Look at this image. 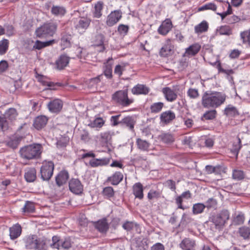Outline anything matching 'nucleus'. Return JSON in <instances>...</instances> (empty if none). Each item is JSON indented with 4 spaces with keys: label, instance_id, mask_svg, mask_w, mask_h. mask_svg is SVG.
<instances>
[{
    "label": "nucleus",
    "instance_id": "4d7b16f0",
    "mask_svg": "<svg viewBox=\"0 0 250 250\" xmlns=\"http://www.w3.org/2000/svg\"><path fill=\"white\" fill-rule=\"evenodd\" d=\"M187 94L191 99H196L199 96L198 90L194 88H189L187 92Z\"/></svg>",
    "mask_w": 250,
    "mask_h": 250
},
{
    "label": "nucleus",
    "instance_id": "4c0bfd02",
    "mask_svg": "<svg viewBox=\"0 0 250 250\" xmlns=\"http://www.w3.org/2000/svg\"><path fill=\"white\" fill-rule=\"evenodd\" d=\"M51 11L53 15L56 16H63L66 12L65 8L60 6H53Z\"/></svg>",
    "mask_w": 250,
    "mask_h": 250
},
{
    "label": "nucleus",
    "instance_id": "c03bdc74",
    "mask_svg": "<svg viewBox=\"0 0 250 250\" xmlns=\"http://www.w3.org/2000/svg\"><path fill=\"white\" fill-rule=\"evenodd\" d=\"M53 42V40L44 42L37 41L33 46V48L36 49L40 50L42 48L49 46L52 44V43Z\"/></svg>",
    "mask_w": 250,
    "mask_h": 250
},
{
    "label": "nucleus",
    "instance_id": "052dcab7",
    "mask_svg": "<svg viewBox=\"0 0 250 250\" xmlns=\"http://www.w3.org/2000/svg\"><path fill=\"white\" fill-rule=\"evenodd\" d=\"M232 177L234 179L241 180L244 177V173L241 170H234L232 173Z\"/></svg>",
    "mask_w": 250,
    "mask_h": 250
},
{
    "label": "nucleus",
    "instance_id": "a878e982",
    "mask_svg": "<svg viewBox=\"0 0 250 250\" xmlns=\"http://www.w3.org/2000/svg\"><path fill=\"white\" fill-rule=\"evenodd\" d=\"M69 62V58L66 55H62L56 61V65L58 69L61 70L66 67Z\"/></svg>",
    "mask_w": 250,
    "mask_h": 250
},
{
    "label": "nucleus",
    "instance_id": "69168bd1",
    "mask_svg": "<svg viewBox=\"0 0 250 250\" xmlns=\"http://www.w3.org/2000/svg\"><path fill=\"white\" fill-rule=\"evenodd\" d=\"M103 193L108 197H112L114 195L113 189L111 187L105 188L103 190Z\"/></svg>",
    "mask_w": 250,
    "mask_h": 250
},
{
    "label": "nucleus",
    "instance_id": "680f3d73",
    "mask_svg": "<svg viewBox=\"0 0 250 250\" xmlns=\"http://www.w3.org/2000/svg\"><path fill=\"white\" fill-rule=\"evenodd\" d=\"M136 226L137 225L133 222L126 221L123 224L122 227L125 230L130 231Z\"/></svg>",
    "mask_w": 250,
    "mask_h": 250
},
{
    "label": "nucleus",
    "instance_id": "ddd939ff",
    "mask_svg": "<svg viewBox=\"0 0 250 250\" xmlns=\"http://www.w3.org/2000/svg\"><path fill=\"white\" fill-rule=\"evenodd\" d=\"M113 61L112 58H109L104 64L103 72L104 76L107 79L112 78V65Z\"/></svg>",
    "mask_w": 250,
    "mask_h": 250
},
{
    "label": "nucleus",
    "instance_id": "6e6d98bb",
    "mask_svg": "<svg viewBox=\"0 0 250 250\" xmlns=\"http://www.w3.org/2000/svg\"><path fill=\"white\" fill-rule=\"evenodd\" d=\"M245 220V217L244 214L239 213L234 218L233 222L236 225L242 224Z\"/></svg>",
    "mask_w": 250,
    "mask_h": 250
},
{
    "label": "nucleus",
    "instance_id": "0eeeda50",
    "mask_svg": "<svg viewBox=\"0 0 250 250\" xmlns=\"http://www.w3.org/2000/svg\"><path fill=\"white\" fill-rule=\"evenodd\" d=\"M229 217V214L227 210H223L219 213L213 216L212 222L216 227H221L224 225Z\"/></svg>",
    "mask_w": 250,
    "mask_h": 250
},
{
    "label": "nucleus",
    "instance_id": "f3484780",
    "mask_svg": "<svg viewBox=\"0 0 250 250\" xmlns=\"http://www.w3.org/2000/svg\"><path fill=\"white\" fill-rule=\"evenodd\" d=\"M162 92L166 99L170 102L175 101L177 98V94L170 87H164L162 89Z\"/></svg>",
    "mask_w": 250,
    "mask_h": 250
},
{
    "label": "nucleus",
    "instance_id": "338daca9",
    "mask_svg": "<svg viewBox=\"0 0 250 250\" xmlns=\"http://www.w3.org/2000/svg\"><path fill=\"white\" fill-rule=\"evenodd\" d=\"M217 203V201L215 199L211 198L208 199L206 202V206L208 208H213L216 206Z\"/></svg>",
    "mask_w": 250,
    "mask_h": 250
},
{
    "label": "nucleus",
    "instance_id": "4468645a",
    "mask_svg": "<svg viewBox=\"0 0 250 250\" xmlns=\"http://www.w3.org/2000/svg\"><path fill=\"white\" fill-rule=\"evenodd\" d=\"M172 28V22L169 19L165 20L158 29V33L162 35H167Z\"/></svg>",
    "mask_w": 250,
    "mask_h": 250
},
{
    "label": "nucleus",
    "instance_id": "c9c22d12",
    "mask_svg": "<svg viewBox=\"0 0 250 250\" xmlns=\"http://www.w3.org/2000/svg\"><path fill=\"white\" fill-rule=\"evenodd\" d=\"M241 147L242 145L241 140L239 137H237L233 141L232 147L231 148V151L233 153L238 154Z\"/></svg>",
    "mask_w": 250,
    "mask_h": 250
},
{
    "label": "nucleus",
    "instance_id": "1a4fd4ad",
    "mask_svg": "<svg viewBox=\"0 0 250 250\" xmlns=\"http://www.w3.org/2000/svg\"><path fill=\"white\" fill-rule=\"evenodd\" d=\"M24 242L27 249L37 250L40 248V244L35 235L26 237L24 239Z\"/></svg>",
    "mask_w": 250,
    "mask_h": 250
},
{
    "label": "nucleus",
    "instance_id": "39448f33",
    "mask_svg": "<svg viewBox=\"0 0 250 250\" xmlns=\"http://www.w3.org/2000/svg\"><path fill=\"white\" fill-rule=\"evenodd\" d=\"M56 29V25L54 23H48L39 27L36 31L38 37H43L46 36H52Z\"/></svg>",
    "mask_w": 250,
    "mask_h": 250
},
{
    "label": "nucleus",
    "instance_id": "c756f323",
    "mask_svg": "<svg viewBox=\"0 0 250 250\" xmlns=\"http://www.w3.org/2000/svg\"><path fill=\"white\" fill-rule=\"evenodd\" d=\"M208 24L206 21H203L199 24L194 27L195 33L200 34L208 31Z\"/></svg>",
    "mask_w": 250,
    "mask_h": 250
},
{
    "label": "nucleus",
    "instance_id": "72a5a7b5",
    "mask_svg": "<svg viewBox=\"0 0 250 250\" xmlns=\"http://www.w3.org/2000/svg\"><path fill=\"white\" fill-rule=\"evenodd\" d=\"M138 148L142 151H148L150 144L146 140L138 138L136 140Z\"/></svg>",
    "mask_w": 250,
    "mask_h": 250
},
{
    "label": "nucleus",
    "instance_id": "bb28decb",
    "mask_svg": "<svg viewBox=\"0 0 250 250\" xmlns=\"http://www.w3.org/2000/svg\"><path fill=\"white\" fill-rule=\"evenodd\" d=\"M123 179V175L120 172H116L112 176L108 177V181L113 185H117Z\"/></svg>",
    "mask_w": 250,
    "mask_h": 250
},
{
    "label": "nucleus",
    "instance_id": "8fccbe9b",
    "mask_svg": "<svg viewBox=\"0 0 250 250\" xmlns=\"http://www.w3.org/2000/svg\"><path fill=\"white\" fill-rule=\"evenodd\" d=\"M71 37L69 35H65L62 37L61 41V45L62 49L70 46Z\"/></svg>",
    "mask_w": 250,
    "mask_h": 250
},
{
    "label": "nucleus",
    "instance_id": "f704fd0d",
    "mask_svg": "<svg viewBox=\"0 0 250 250\" xmlns=\"http://www.w3.org/2000/svg\"><path fill=\"white\" fill-rule=\"evenodd\" d=\"M171 51L172 47L170 45L169 42H167L160 49L159 52L160 55L162 57H167L171 54Z\"/></svg>",
    "mask_w": 250,
    "mask_h": 250
},
{
    "label": "nucleus",
    "instance_id": "9d476101",
    "mask_svg": "<svg viewBox=\"0 0 250 250\" xmlns=\"http://www.w3.org/2000/svg\"><path fill=\"white\" fill-rule=\"evenodd\" d=\"M196 246L195 240L190 238H185L179 243V247L183 250H195Z\"/></svg>",
    "mask_w": 250,
    "mask_h": 250
},
{
    "label": "nucleus",
    "instance_id": "7ed1b4c3",
    "mask_svg": "<svg viewBox=\"0 0 250 250\" xmlns=\"http://www.w3.org/2000/svg\"><path fill=\"white\" fill-rule=\"evenodd\" d=\"M112 99L115 103L123 107L128 106L133 102V99L128 98L127 90L116 91L112 95Z\"/></svg>",
    "mask_w": 250,
    "mask_h": 250
},
{
    "label": "nucleus",
    "instance_id": "3c124183",
    "mask_svg": "<svg viewBox=\"0 0 250 250\" xmlns=\"http://www.w3.org/2000/svg\"><path fill=\"white\" fill-rule=\"evenodd\" d=\"M161 195V192L160 191L151 189L147 194V198L149 200L154 199H158L160 198Z\"/></svg>",
    "mask_w": 250,
    "mask_h": 250
},
{
    "label": "nucleus",
    "instance_id": "13d9d810",
    "mask_svg": "<svg viewBox=\"0 0 250 250\" xmlns=\"http://www.w3.org/2000/svg\"><path fill=\"white\" fill-rule=\"evenodd\" d=\"M216 114V111L215 110H212L206 112L203 116L206 120H212L215 117Z\"/></svg>",
    "mask_w": 250,
    "mask_h": 250
},
{
    "label": "nucleus",
    "instance_id": "603ef678",
    "mask_svg": "<svg viewBox=\"0 0 250 250\" xmlns=\"http://www.w3.org/2000/svg\"><path fill=\"white\" fill-rule=\"evenodd\" d=\"M104 124V122L101 118L95 119L89 125L92 127H102Z\"/></svg>",
    "mask_w": 250,
    "mask_h": 250
},
{
    "label": "nucleus",
    "instance_id": "49530a36",
    "mask_svg": "<svg viewBox=\"0 0 250 250\" xmlns=\"http://www.w3.org/2000/svg\"><path fill=\"white\" fill-rule=\"evenodd\" d=\"M164 105V104L162 102H158V103H153L150 106L151 112L152 113H158L162 110Z\"/></svg>",
    "mask_w": 250,
    "mask_h": 250
},
{
    "label": "nucleus",
    "instance_id": "5fc2aeb1",
    "mask_svg": "<svg viewBox=\"0 0 250 250\" xmlns=\"http://www.w3.org/2000/svg\"><path fill=\"white\" fill-rule=\"evenodd\" d=\"M237 113L236 108L233 106L229 105L225 109V113L228 116H234Z\"/></svg>",
    "mask_w": 250,
    "mask_h": 250
},
{
    "label": "nucleus",
    "instance_id": "6ab92c4d",
    "mask_svg": "<svg viewBox=\"0 0 250 250\" xmlns=\"http://www.w3.org/2000/svg\"><path fill=\"white\" fill-rule=\"evenodd\" d=\"M110 158H103L101 159H93L89 161V165L91 167H96L99 166L107 165L110 162Z\"/></svg>",
    "mask_w": 250,
    "mask_h": 250
},
{
    "label": "nucleus",
    "instance_id": "79ce46f5",
    "mask_svg": "<svg viewBox=\"0 0 250 250\" xmlns=\"http://www.w3.org/2000/svg\"><path fill=\"white\" fill-rule=\"evenodd\" d=\"M206 205L202 203H196L193 205L192 212L194 214H198L201 213L203 212Z\"/></svg>",
    "mask_w": 250,
    "mask_h": 250
},
{
    "label": "nucleus",
    "instance_id": "473e14b6",
    "mask_svg": "<svg viewBox=\"0 0 250 250\" xmlns=\"http://www.w3.org/2000/svg\"><path fill=\"white\" fill-rule=\"evenodd\" d=\"M104 3L99 1L95 4L94 10L93 11V16L97 18H100L102 15V11L103 9Z\"/></svg>",
    "mask_w": 250,
    "mask_h": 250
},
{
    "label": "nucleus",
    "instance_id": "cd10ccee",
    "mask_svg": "<svg viewBox=\"0 0 250 250\" xmlns=\"http://www.w3.org/2000/svg\"><path fill=\"white\" fill-rule=\"evenodd\" d=\"M135 123L134 118L132 116L125 117L120 121V124L126 125L131 130H133Z\"/></svg>",
    "mask_w": 250,
    "mask_h": 250
},
{
    "label": "nucleus",
    "instance_id": "de8ad7c7",
    "mask_svg": "<svg viewBox=\"0 0 250 250\" xmlns=\"http://www.w3.org/2000/svg\"><path fill=\"white\" fill-rule=\"evenodd\" d=\"M20 139L16 137H14L10 139L6 142V145L13 149L17 147L19 145Z\"/></svg>",
    "mask_w": 250,
    "mask_h": 250
},
{
    "label": "nucleus",
    "instance_id": "f03ea898",
    "mask_svg": "<svg viewBox=\"0 0 250 250\" xmlns=\"http://www.w3.org/2000/svg\"><path fill=\"white\" fill-rule=\"evenodd\" d=\"M42 147L40 144H33L22 147L20 149L21 157L25 160H33L40 158Z\"/></svg>",
    "mask_w": 250,
    "mask_h": 250
},
{
    "label": "nucleus",
    "instance_id": "e2e57ef3",
    "mask_svg": "<svg viewBox=\"0 0 250 250\" xmlns=\"http://www.w3.org/2000/svg\"><path fill=\"white\" fill-rule=\"evenodd\" d=\"M125 70V66L124 65L118 64L115 66L114 69V73L120 77L122 76L123 72Z\"/></svg>",
    "mask_w": 250,
    "mask_h": 250
},
{
    "label": "nucleus",
    "instance_id": "b1692460",
    "mask_svg": "<svg viewBox=\"0 0 250 250\" xmlns=\"http://www.w3.org/2000/svg\"><path fill=\"white\" fill-rule=\"evenodd\" d=\"M112 134L110 131H106L100 134V139L102 146H108L110 144Z\"/></svg>",
    "mask_w": 250,
    "mask_h": 250
},
{
    "label": "nucleus",
    "instance_id": "c85d7f7f",
    "mask_svg": "<svg viewBox=\"0 0 250 250\" xmlns=\"http://www.w3.org/2000/svg\"><path fill=\"white\" fill-rule=\"evenodd\" d=\"M95 227L101 232H106L108 229V224L105 219H103L98 221L95 223Z\"/></svg>",
    "mask_w": 250,
    "mask_h": 250
},
{
    "label": "nucleus",
    "instance_id": "a18cd8bd",
    "mask_svg": "<svg viewBox=\"0 0 250 250\" xmlns=\"http://www.w3.org/2000/svg\"><path fill=\"white\" fill-rule=\"evenodd\" d=\"M160 139L164 143L169 144L174 141L173 136L170 133H162L159 136Z\"/></svg>",
    "mask_w": 250,
    "mask_h": 250
},
{
    "label": "nucleus",
    "instance_id": "0e129e2a",
    "mask_svg": "<svg viewBox=\"0 0 250 250\" xmlns=\"http://www.w3.org/2000/svg\"><path fill=\"white\" fill-rule=\"evenodd\" d=\"M8 129V123L5 118L0 117V130L4 131Z\"/></svg>",
    "mask_w": 250,
    "mask_h": 250
},
{
    "label": "nucleus",
    "instance_id": "393cba45",
    "mask_svg": "<svg viewBox=\"0 0 250 250\" xmlns=\"http://www.w3.org/2000/svg\"><path fill=\"white\" fill-rule=\"evenodd\" d=\"M175 118V114L170 110L163 112L160 116L161 121L165 124L169 123Z\"/></svg>",
    "mask_w": 250,
    "mask_h": 250
},
{
    "label": "nucleus",
    "instance_id": "37998d69",
    "mask_svg": "<svg viewBox=\"0 0 250 250\" xmlns=\"http://www.w3.org/2000/svg\"><path fill=\"white\" fill-rule=\"evenodd\" d=\"M238 232L240 235L244 239H248L250 235V228L245 226L240 227Z\"/></svg>",
    "mask_w": 250,
    "mask_h": 250
},
{
    "label": "nucleus",
    "instance_id": "864d4df0",
    "mask_svg": "<svg viewBox=\"0 0 250 250\" xmlns=\"http://www.w3.org/2000/svg\"><path fill=\"white\" fill-rule=\"evenodd\" d=\"M216 9L217 6L215 4L213 3H208L199 7L198 11H201L206 10H211L214 11L216 10Z\"/></svg>",
    "mask_w": 250,
    "mask_h": 250
},
{
    "label": "nucleus",
    "instance_id": "a211bd4d",
    "mask_svg": "<svg viewBox=\"0 0 250 250\" xmlns=\"http://www.w3.org/2000/svg\"><path fill=\"white\" fill-rule=\"evenodd\" d=\"M22 229L20 225L16 224L9 228V235L11 239L14 240L21 234Z\"/></svg>",
    "mask_w": 250,
    "mask_h": 250
},
{
    "label": "nucleus",
    "instance_id": "ea45409f",
    "mask_svg": "<svg viewBox=\"0 0 250 250\" xmlns=\"http://www.w3.org/2000/svg\"><path fill=\"white\" fill-rule=\"evenodd\" d=\"M9 41L7 39L0 41V55H2L6 53L8 49Z\"/></svg>",
    "mask_w": 250,
    "mask_h": 250
},
{
    "label": "nucleus",
    "instance_id": "7c9ffc66",
    "mask_svg": "<svg viewBox=\"0 0 250 250\" xmlns=\"http://www.w3.org/2000/svg\"><path fill=\"white\" fill-rule=\"evenodd\" d=\"M24 178L27 182H33L36 179V171L35 168H30L24 174Z\"/></svg>",
    "mask_w": 250,
    "mask_h": 250
},
{
    "label": "nucleus",
    "instance_id": "774afa93",
    "mask_svg": "<svg viewBox=\"0 0 250 250\" xmlns=\"http://www.w3.org/2000/svg\"><path fill=\"white\" fill-rule=\"evenodd\" d=\"M104 37L102 34H98L96 36L95 45L97 46L102 45L104 43Z\"/></svg>",
    "mask_w": 250,
    "mask_h": 250
},
{
    "label": "nucleus",
    "instance_id": "5701e85b",
    "mask_svg": "<svg viewBox=\"0 0 250 250\" xmlns=\"http://www.w3.org/2000/svg\"><path fill=\"white\" fill-rule=\"evenodd\" d=\"M48 119L45 116H40L36 117L34 122V126L37 129L43 127L46 124Z\"/></svg>",
    "mask_w": 250,
    "mask_h": 250
},
{
    "label": "nucleus",
    "instance_id": "2eb2a0df",
    "mask_svg": "<svg viewBox=\"0 0 250 250\" xmlns=\"http://www.w3.org/2000/svg\"><path fill=\"white\" fill-rule=\"evenodd\" d=\"M150 91L148 87L144 84H138L134 86L131 89V92L134 95H146Z\"/></svg>",
    "mask_w": 250,
    "mask_h": 250
},
{
    "label": "nucleus",
    "instance_id": "6e6552de",
    "mask_svg": "<svg viewBox=\"0 0 250 250\" xmlns=\"http://www.w3.org/2000/svg\"><path fill=\"white\" fill-rule=\"evenodd\" d=\"M122 18V13L120 11L111 12L107 17L106 23L108 26H112L116 24Z\"/></svg>",
    "mask_w": 250,
    "mask_h": 250
},
{
    "label": "nucleus",
    "instance_id": "e433bc0d",
    "mask_svg": "<svg viewBox=\"0 0 250 250\" xmlns=\"http://www.w3.org/2000/svg\"><path fill=\"white\" fill-rule=\"evenodd\" d=\"M18 113L16 110L14 108H10L5 112L4 118L13 121L16 119Z\"/></svg>",
    "mask_w": 250,
    "mask_h": 250
},
{
    "label": "nucleus",
    "instance_id": "09e8293b",
    "mask_svg": "<svg viewBox=\"0 0 250 250\" xmlns=\"http://www.w3.org/2000/svg\"><path fill=\"white\" fill-rule=\"evenodd\" d=\"M35 210V207L34 204L30 201H26L23 208L22 211L24 212H33Z\"/></svg>",
    "mask_w": 250,
    "mask_h": 250
},
{
    "label": "nucleus",
    "instance_id": "aec40b11",
    "mask_svg": "<svg viewBox=\"0 0 250 250\" xmlns=\"http://www.w3.org/2000/svg\"><path fill=\"white\" fill-rule=\"evenodd\" d=\"M69 178V174L67 171L62 170L59 172L56 177V182L59 186H62L66 183Z\"/></svg>",
    "mask_w": 250,
    "mask_h": 250
},
{
    "label": "nucleus",
    "instance_id": "2f4dec72",
    "mask_svg": "<svg viewBox=\"0 0 250 250\" xmlns=\"http://www.w3.org/2000/svg\"><path fill=\"white\" fill-rule=\"evenodd\" d=\"M232 34L231 28L227 25L221 26L216 29L217 35L229 36Z\"/></svg>",
    "mask_w": 250,
    "mask_h": 250
},
{
    "label": "nucleus",
    "instance_id": "4be33fe9",
    "mask_svg": "<svg viewBox=\"0 0 250 250\" xmlns=\"http://www.w3.org/2000/svg\"><path fill=\"white\" fill-rule=\"evenodd\" d=\"M201 49V45L197 43L193 44L186 49L185 56H194L198 53Z\"/></svg>",
    "mask_w": 250,
    "mask_h": 250
},
{
    "label": "nucleus",
    "instance_id": "412c9836",
    "mask_svg": "<svg viewBox=\"0 0 250 250\" xmlns=\"http://www.w3.org/2000/svg\"><path fill=\"white\" fill-rule=\"evenodd\" d=\"M133 193L135 198L142 199L144 198L143 187L140 183H135L133 186Z\"/></svg>",
    "mask_w": 250,
    "mask_h": 250
},
{
    "label": "nucleus",
    "instance_id": "f8f14e48",
    "mask_svg": "<svg viewBox=\"0 0 250 250\" xmlns=\"http://www.w3.org/2000/svg\"><path fill=\"white\" fill-rule=\"evenodd\" d=\"M63 106L62 102L59 99H56L49 102L47 104L49 110L52 113H59L62 109Z\"/></svg>",
    "mask_w": 250,
    "mask_h": 250
},
{
    "label": "nucleus",
    "instance_id": "a19ab883",
    "mask_svg": "<svg viewBox=\"0 0 250 250\" xmlns=\"http://www.w3.org/2000/svg\"><path fill=\"white\" fill-rule=\"evenodd\" d=\"M241 39L244 44L250 46V30H246L240 33Z\"/></svg>",
    "mask_w": 250,
    "mask_h": 250
},
{
    "label": "nucleus",
    "instance_id": "423d86ee",
    "mask_svg": "<svg viewBox=\"0 0 250 250\" xmlns=\"http://www.w3.org/2000/svg\"><path fill=\"white\" fill-rule=\"evenodd\" d=\"M71 246V243L69 239L60 240L57 236L52 237V243L50 244V247L52 248L58 250L61 249H68Z\"/></svg>",
    "mask_w": 250,
    "mask_h": 250
},
{
    "label": "nucleus",
    "instance_id": "bf43d9fd",
    "mask_svg": "<svg viewBox=\"0 0 250 250\" xmlns=\"http://www.w3.org/2000/svg\"><path fill=\"white\" fill-rule=\"evenodd\" d=\"M129 27L125 24H120L118 28V31L121 35H125L128 31Z\"/></svg>",
    "mask_w": 250,
    "mask_h": 250
},
{
    "label": "nucleus",
    "instance_id": "9b49d317",
    "mask_svg": "<svg viewBox=\"0 0 250 250\" xmlns=\"http://www.w3.org/2000/svg\"><path fill=\"white\" fill-rule=\"evenodd\" d=\"M69 188L70 190L76 194L81 193L83 190V186L77 179H72L70 181Z\"/></svg>",
    "mask_w": 250,
    "mask_h": 250
},
{
    "label": "nucleus",
    "instance_id": "dca6fc26",
    "mask_svg": "<svg viewBox=\"0 0 250 250\" xmlns=\"http://www.w3.org/2000/svg\"><path fill=\"white\" fill-rule=\"evenodd\" d=\"M91 20L87 17H82L75 24V27L79 31L85 30L89 26Z\"/></svg>",
    "mask_w": 250,
    "mask_h": 250
},
{
    "label": "nucleus",
    "instance_id": "20e7f679",
    "mask_svg": "<svg viewBox=\"0 0 250 250\" xmlns=\"http://www.w3.org/2000/svg\"><path fill=\"white\" fill-rule=\"evenodd\" d=\"M54 168V165L52 162H44L40 169L42 179L44 181L49 180L53 175Z\"/></svg>",
    "mask_w": 250,
    "mask_h": 250
},
{
    "label": "nucleus",
    "instance_id": "58836bf2",
    "mask_svg": "<svg viewBox=\"0 0 250 250\" xmlns=\"http://www.w3.org/2000/svg\"><path fill=\"white\" fill-rule=\"evenodd\" d=\"M36 78L39 82L42 83L43 85L51 87L54 85L53 83L50 82L48 78L44 76L37 74Z\"/></svg>",
    "mask_w": 250,
    "mask_h": 250
},
{
    "label": "nucleus",
    "instance_id": "f257e3e1",
    "mask_svg": "<svg viewBox=\"0 0 250 250\" xmlns=\"http://www.w3.org/2000/svg\"><path fill=\"white\" fill-rule=\"evenodd\" d=\"M225 94L216 91H206L202 97V104L205 108H217L224 104Z\"/></svg>",
    "mask_w": 250,
    "mask_h": 250
}]
</instances>
